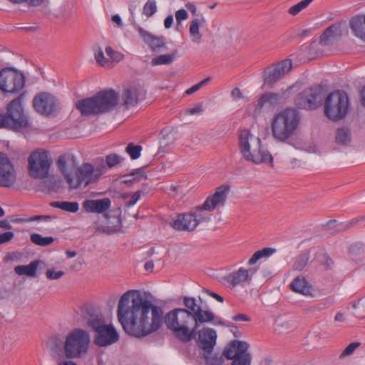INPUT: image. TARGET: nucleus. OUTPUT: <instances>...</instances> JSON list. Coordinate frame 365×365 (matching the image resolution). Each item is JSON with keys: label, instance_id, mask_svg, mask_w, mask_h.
Instances as JSON below:
<instances>
[{"label": "nucleus", "instance_id": "obj_1", "mask_svg": "<svg viewBox=\"0 0 365 365\" xmlns=\"http://www.w3.org/2000/svg\"><path fill=\"white\" fill-rule=\"evenodd\" d=\"M117 316L125 331L141 338L158 331L163 324V310L138 290H129L120 298Z\"/></svg>", "mask_w": 365, "mask_h": 365}, {"label": "nucleus", "instance_id": "obj_2", "mask_svg": "<svg viewBox=\"0 0 365 365\" xmlns=\"http://www.w3.org/2000/svg\"><path fill=\"white\" fill-rule=\"evenodd\" d=\"M238 144L240 153L246 161L273 167V157L262 145L259 136L248 129L240 130L238 133Z\"/></svg>", "mask_w": 365, "mask_h": 365}, {"label": "nucleus", "instance_id": "obj_3", "mask_svg": "<svg viewBox=\"0 0 365 365\" xmlns=\"http://www.w3.org/2000/svg\"><path fill=\"white\" fill-rule=\"evenodd\" d=\"M82 315L86 324L94 331L95 344L100 346H107L117 342L119 336L112 324H106L98 309L92 307L82 309Z\"/></svg>", "mask_w": 365, "mask_h": 365}, {"label": "nucleus", "instance_id": "obj_4", "mask_svg": "<svg viewBox=\"0 0 365 365\" xmlns=\"http://www.w3.org/2000/svg\"><path fill=\"white\" fill-rule=\"evenodd\" d=\"M165 324L173 334L182 342H189L196 336L191 312L187 308H175L164 317Z\"/></svg>", "mask_w": 365, "mask_h": 365}, {"label": "nucleus", "instance_id": "obj_5", "mask_svg": "<svg viewBox=\"0 0 365 365\" xmlns=\"http://www.w3.org/2000/svg\"><path fill=\"white\" fill-rule=\"evenodd\" d=\"M118 94L110 90L101 91L91 98H86L76 103V108L82 115H98L109 112L118 104Z\"/></svg>", "mask_w": 365, "mask_h": 365}, {"label": "nucleus", "instance_id": "obj_6", "mask_svg": "<svg viewBox=\"0 0 365 365\" xmlns=\"http://www.w3.org/2000/svg\"><path fill=\"white\" fill-rule=\"evenodd\" d=\"M300 122L298 112L294 108H287L276 114L271 123L273 138L285 142L297 132Z\"/></svg>", "mask_w": 365, "mask_h": 365}, {"label": "nucleus", "instance_id": "obj_7", "mask_svg": "<svg viewBox=\"0 0 365 365\" xmlns=\"http://www.w3.org/2000/svg\"><path fill=\"white\" fill-rule=\"evenodd\" d=\"M91 336L88 331L82 329H74L66 336L63 344V353L67 359L84 357L89 349Z\"/></svg>", "mask_w": 365, "mask_h": 365}, {"label": "nucleus", "instance_id": "obj_8", "mask_svg": "<svg viewBox=\"0 0 365 365\" xmlns=\"http://www.w3.org/2000/svg\"><path fill=\"white\" fill-rule=\"evenodd\" d=\"M350 108L346 93L336 91L329 93L324 101V115L331 120L338 121L345 118Z\"/></svg>", "mask_w": 365, "mask_h": 365}, {"label": "nucleus", "instance_id": "obj_9", "mask_svg": "<svg viewBox=\"0 0 365 365\" xmlns=\"http://www.w3.org/2000/svg\"><path fill=\"white\" fill-rule=\"evenodd\" d=\"M102 174L101 169L95 168L90 163H83L76 169L73 178L68 179V185L74 190L86 187L96 182Z\"/></svg>", "mask_w": 365, "mask_h": 365}, {"label": "nucleus", "instance_id": "obj_10", "mask_svg": "<svg viewBox=\"0 0 365 365\" xmlns=\"http://www.w3.org/2000/svg\"><path fill=\"white\" fill-rule=\"evenodd\" d=\"M250 345L242 341H231L225 347L222 355L227 359L233 360L232 365H250L252 356L248 351Z\"/></svg>", "mask_w": 365, "mask_h": 365}, {"label": "nucleus", "instance_id": "obj_11", "mask_svg": "<svg viewBox=\"0 0 365 365\" xmlns=\"http://www.w3.org/2000/svg\"><path fill=\"white\" fill-rule=\"evenodd\" d=\"M25 85V77L14 68H5L0 71V90L4 93H16Z\"/></svg>", "mask_w": 365, "mask_h": 365}, {"label": "nucleus", "instance_id": "obj_12", "mask_svg": "<svg viewBox=\"0 0 365 365\" xmlns=\"http://www.w3.org/2000/svg\"><path fill=\"white\" fill-rule=\"evenodd\" d=\"M29 173L36 179L46 178L52 160L46 151L33 152L29 157Z\"/></svg>", "mask_w": 365, "mask_h": 365}, {"label": "nucleus", "instance_id": "obj_13", "mask_svg": "<svg viewBox=\"0 0 365 365\" xmlns=\"http://www.w3.org/2000/svg\"><path fill=\"white\" fill-rule=\"evenodd\" d=\"M183 304L187 308L193 319V326L195 330L198 324L212 322L215 319V314L208 309H203L201 306L197 304V301L193 297H184L182 299Z\"/></svg>", "mask_w": 365, "mask_h": 365}, {"label": "nucleus", "instance_id": "obj_14", "mask_svg": "<svg viewBox=\"0 0 365 365\" xmlns=\"http://www.w3.org/2000/svg\"><path fill=\"white\" fill-rule=\"evenodd\" d=\"M35 110L41 115H49L56 112L59 107V103L56 97L49 93H40L35 96L33 100Z\"/></svg>", "mask_w": 365, "mask_h": 365}, {"label": "nucleus", "instance_id": "obj_15", "mask_svg": "<svg viewBox=\"0 0 365 365\" xmlns=\"http://www.w3.org/2000/svg\"><path fill=\"white\" fill-rule=\"evenodd\" d=\"M322 103L320 92L312 88L304 89L294 100L295 106L299 109L312 110Z\"/></svg>", "mask_w": 365, "mask_h": 365}, {"label": "nucleus", "instance_id": "obj_16", "mask_svg": "<svg viewBox=\"0 0 365 365\" xmlns=\"http://www.w3.org/2000/svg\"><path fill=\"white\" fill-rule=\"evenodd\" d=\"M16 181V172L6 154L0 152V187H11Z\"/></svg>", "mask_w": 365, "mask_h": 365}, {"label": "nucleus", "instance_id": "obj_17", "mask_svg": "<svg viewBox=\"0 0 365 365\" xmlns=\"http://www.w3.org/2000/svg\"><path fill=\"white\" fill-rule=\"evenodd\" d=\"M230 192V187L227 185H222L217 187L214 193L209 195L203 204L202 208L212 212L226 204L228 195Z\"/></svg>", "mask_w": 365, "mask_h": 365}, {"label": "nucleus", "instance_id": "obj_18", "mask_svg": "<svg viewBox=\"0 0 365 365\" xmlns=\"http://www.w3.org/2000/svg\"><path fill=\"white\" fill-rule=\"evenodd\" d=\"M7 114L8 117L6 118L9 119V125L10 124L9 121L11 120L16 130L29 126V123L23 113L20 98L13 100L7 106Z\"/></svg>", "mask_w": 365, "mask_h": 365}, {"label": "nucleus", "instance_id": "obj_19", "mask_svg": "<svg viewBox=\"0 0 365 365\" xmlns=\"http://www.w3.org/2000/svg\"><path fill=\"white\" fill-rule=\"evenodd\" d=\"M292 68L290 59H285L268 68L264 73V81L266 84H273L287 74Z\"/></svg>", "mask_w": 365, "mask_h": 365}, {"label": "nucleus", "instance_id": "obj_20", "mask_svg": "<svg viewBox=\"0 0 365 365\" xmlns=\"http://www.w3.org/2000/svg\"><path fill=\"white\" fill-rule=\"evenodd\" d=\"M256 269L255 268L246 269L240 267L227 277L226 280L232 287H244L250 284L252 280Z\"/></svg>", "mask_w": 365, "mask_h": 365}, {"label": "nucleus", "instance_id": "obj_21", "mask_svg": "<svg viewBox=\"0 0 365 365\" xmlns=\"http://www.w3.org/2000/svg\"><path fill=\"white\" fill-rule=\"evenodd\" d=\"M217 333L211 328H202L198 331L197 344L207 354H210L216 344Z\"/></svg>", "mask_w": 365, "mask_h": 365}, {"label": "nucleus", "instance_id": "obj_22", "mask_svg": "<svg viewBox=\"0 0 365 365\" xmlns=\"http://www.w3.org/2000/svg\"><path fill=\"white\" fill-rule=\"evenodd\" d=\"M342 35V31L339 24H333L329 26L321 35L317 43L312 45V49H317L319 46L324 47L332 44Z\"/></svg>", "mask_w": 365, "mask_h": 365}, {"label": "nucleus", "instance_id": "obj_23", "mask_svg": "<svg viewBox=\"0 0 365 365\" xmlns=\"http://www.w3.org/2000/svg\"><path fill=\"white\" fill-rule=\"evenodd\" d=\"M176 230L192 232L197 227V220L191 212L179 214L171 222Z\"/></svg>", "mask_w": 365, "mask_h": 365}, {"label": "nucleus", "instance_id": "obj_24", "mask_svg": "<svg viewBox=\"0 0 365 365\" xmlns=\"http://www.w3.org/2000/svg\"><path fill=\"white\" fill-rule=\"evenodd\" d=\"M57 165L68 184V179L73 178L72 173L77 169L76 158L72 154H63L58 158Z\"/></svg>", "mask_w": 365, "mask_h": 365}, {"label": "nucleus", "instance_id": "obj_25", "mask_svg": "<svg viewBox=\"0 0 365 365\" xmlns=\"http://www.w3.org/2000/svg\"><path fill=\"white\" fill-rule=\"evenodd\" d=\"M137 30L153 51H160V48H166L165 38L163 36H154L140 26L137 27Z\"/></svg>", "mask_w": 365, "mask_h": 365}, {"label": "nucleus", "instance_id": "obj_26", "mask_svg": "<svg viewBox=\"0 0 365 365\" xmlns=\"http://www.w3.org/2000/svg\"><path fill=\"white\" fill-rule=\"evenodd\" d=\"M110 204L109 198L87 200L83 202V207L88 212L103 213L110 208Z\"/></svg>", "mask_w": 365, "mask_h": 365}, {"label": "nucleus", "instance_id": "obj_27", "mask_svg": "<svg viewBox=\"0 0 365 365\" xmlns=\"http://www.w3.org/2000/svg\"><path fill=\"white\" fill-rule=\"evenodd\" d=\"M143 96V91L140 87L133 86L128 88L125 90L123 96V104L126 107L134 106Z\"/></svg>", "mask_w": 365, "mask_h": 365}, {"label": "nucleus", "instance_id": "obj_28", "mask_svg": "<svg viewBox=\"0 0 365 365\" xmlns=\"http://www.w3.org/2000/svg\"><path fill=\"white\" fill-rule=\"evenodd\" d=\"M349 26L353 34L365 41V15H356L349 21Z\"/></svg>", "mask_w": 365, "mask_h": 365}, {"label": "nucleus", "instance_id": "obj_29", "mask_svg": "<svg viewBox=\"0 0 365 365\" xmlns=\"http://www.w3.org/2000/svg\"><path fill=\"white\" fill-rule=\"evenodd\" d=\"M290 287L294 292L304 296H312L313 289L305 277L299 276L296 277L290 284Z\"/></svg>", "mask_w": 365, "mask_h": 365}, {"label": "nucleus", "instance_id": "obj_30", "mask_svg": "<svg viewBox=\"0 0 365 365\" xmlns=\"http://www.w3.org/2000/svg\"><path fill=\"white\" fill-rule=\"evenodd\" d=\"M205 23V19L195 18L190 21L189 32L192 41L196 43L201 42L202 34L200 33V26Z\"/></svg>", "mask_w": 365, "mask_h": 365}, {"label": "nucleus", "instance_id": "obj_31", "mask_svg": "<svg viewBox=\"0 0 365 365\" xmlns=\"http://www.w3.org/2000/svg\"><path fill=\"white\" fill-rule=\"evenodd\" d=\"M351 140V130L346 127L336 129L335 133V143L338 145H348Z\"/></svg>", "mask_w": 365, "mask_h": 365}, {"label": "nucleus", "instance_id": "obj_32", "mask_svg": "<svg viewBox=\"0 0 365 365\" xmlns=\"http://www.w3.org/2000/svg\"><path fill=\"white\" fill-rule=\"evenodd\" d=\"M38 265V262L35 260L27 265H18L15 267L14 271L19 275H26L27 277H34L36 276Z\"/></svg>", "mask_w": 365, "mask_h": 365}, {"label": "nucleus", "instance_id": "obj_33", "mask_svg": "<svg viewBox=\"0 0 365 365\" xmlns=\"http://www.w3.org/2000/svg\"><path fill=\"white\" fill-rule=\"evenodd\" d=\"M51 206L73 213L76 212L79 209L77 202L56 201L52 202Z\"/></svg>", "mask_w": 365, "mask_h": 365}, {"label": "nucleus", "instance_id": "obj_34", "mask_svg": "<svg viewBox=\"0 0 365 365\" xmlns=\"http://www.w3.org/2000/svg\"><path fill=\"white\" fill-rule=\"evenodd\" d=\"M276 252V250L271 247H265L255 252L248 261L249 265H254L258 260L263 257H268Z\"/></svg>", "mask_w": 365, "mask_h": 365}, {"label": "nucleus", "instance_id": "obj_35", "mask_svg": "<svg viewBox=\"0 0 365 365\" xmlns=\"http://www.w3.org/2000/svg\"><path fill=\"white\" fill-rule=\"evenodd\" d=\"M175 58V53L170 54H163L158 56H156L151 60V65L153 66H160V65H170L171 64Z\"/></svg>", "mask_w": 365, "mask_h": 365}, {"label": "nucleus", "instance_id": "obj_36", "mask_svg": "<svg viewBox=\"0 0 365 365\" xmlns=\"http://www.w3.org/2000/svg\"><path fill=\"white\" fill-rule=\"evenodd\" d=\"M31 240L33 243L39 246H47L54 242L52 237H43L39 234L34 233L31 235Z\"/></svg>", "mask_w": 365, "mask_h": 365}, {"label": "nucleus", "instance_id": "obj_37", "mask_svg": "<svg viewBox=\"0 0 365 365\" xmlns=\"http://www.w3.org/2000/svg\"><path fill=\"white\" fill-rule=\"evenodd\" d=\"M95 59L101 66L106 68H110L112 66V62H110L108 58L105 57L103 51L101 48H98L95 51Z\"/></svg>", "mask_w": 365, "mask_h": 365}, {"label": "nucleus", "instance_id": "obj_38", "mask_svg": "<svg viewBox=\"0 0 365 365\" xmlns=\"http://www.w3.org/2000/svg\"><path fill=\"white\" fill-rule=\"evenodd\" d=\"M204 211L207 210L202 209L201 205L200 206L196 207L193 212H191L197 220V226L201 222H209L211 220V217L210 215H204Z\"/></svg>", "mask_w": 365, "mask_h": 365}, {"label": "nucleus", "instance_id": "obj_39", "mask_svg": "<svg viewBox=\"0 0 365 365\" xmlns=\"http://www.w3.org/2000/svg\"><path fill=\"white\" fill-rule=\"evenodd\" d=\"M140 197V192L137 191L134 193H124L122 197L125 200V203L127 207L134 205Z\"/></svg>", "mask_w": 365, "mask_h": 365}, {"label": "nucleus", "instance_id": "obj_40", "mask_svg": "<svg viewBox=\"0 0 365 365\" xmlns=\"http://www.w3.org/2000/svg\"><path fill=\"white\" fill-rule=\"evenodd\" d=\"M157 11L155 0H148L143 9V13L147 18L151 17Z\"/></svg>", "mask_w": 365, "mask_h": 365}, {"label": "nucleus", "instance_id": "obj_41", "mask_svg": "<svg viewBox=\"0 0 365 365\" xmlns=\"http://www.w3.org/2000/svg\"><path fill=\"white\" fill-rule=\"evenodd\" d=\"M312 1V0H302L297 4L291 6L289 9V13L292 16H295L307 8Z\"/></svg>", "mask_w": 365, "mask_h": 365}, {"label": "nucleus", "instance_id": "obj_42", "mask_svg": "<svg viewBox=\"0 0 365 365\" xmlns=\"http://www.w3.org/2000/svg\"><path fill=\"white\" fill-rule=\"evenodd\" d=\"M123 160V158L115 153L109 154L106 157V163L110 168L119 165Z\"/></svg>", "mask_w": 365, "mask_h": 365}, {"label": "nucleus", "instance_id": "obj_43", "mask_svg": "<svg viewBox=\"0 0 365 365\" xmlns=\"http://www.w3.org/2000/svg\"><path fill=\"white\" fill-rule=\"evenodd\" d=\"M141 150L142 147L140 145H135L133 143L128 144L125 148L126 153L133 160H135L140 157Z\"/></svg>", "mask_w": 365, "mask_h": 365}, {"label": "nucleus", "instance_id": "obj_44", "mask_svg": "<svg viewBox=\"0 0 365 365\" xmlns=\"http://www.w3.org/2000/svg\"><path fill=\"white\" fill-rule=\"evenodd\" d=\"M105 51L106 55L109 57L110 62H119L124 57L121 53L114 51L110 46H107Z\"/></svg>", "mask_w": 365, "mask_h": 365}, {"label": "nucleus", "instance_id": "obj_45", "mask_svg": "<svg viewBox=\"0 0 365 365\" xmlns=\"http://www.w3.org/2000/svg\"><path fill=\"white\" fill-rule=\"evenodd\" d=\"M361 346V343L359 341H354L349 344L341 353L339 357L344 358L354 354L355 350Z\"/></svg>", "mask_w": 365, "mask_h": 365}, {"label": "nucleus", "instance_id": "obj_46", "mask_svg": "<svg viewBox=\"0 0 365 365\" xmlns=\"http://www.w3.org/2000/svg\"><path fill=\"white\" fill-rule=\"evenodd\" d=\"M123 182H131L135 180H138L140 178H145L143 172L141 170H137L135 171L132 172L130 174L128 175H125Z\"/></svg>", "mask_w": 365, "mask_h": 365}, {"label": "nucleus", "instance_id": "obj_47", "mask_svg": "<svg viewBox=\"0 0 365 365\" xmlns=\"http://www.w3.org/2000/svg\"><path fill=\"white\" fill-rule=\"evenodd\" d=\"M45 274L48 279L56 280L63 277L65 272L62 270L56 271L53 268H51L46 270Z\"/></svg>", "mask_w": 365, "mask_h": 365}, {"label": "nucleus", "instance_id": "obj_48", "mask_svg": "<svg viewBox=\"0 0 365 365\" xmlns=\"http://www.w3.org/2000/svg\"><path fill=\"white\" fill-rule=\"evenodd\" d=\"M275 99V95L272 93H265L263 94L257 101V106L261 108H262L267 103L271 102L272 100Z\"/></svg>", "mask_w": 365, "mask_h": 365}, {"label": "nucleus", "instance_id": "obj_49", "mask_svg": "<svg viewBox=\"0 0 365 365\" xmlns=\"http://www.w3.org/2000/svg\"><path fill=\"white\" fill-rule=\"evenodd\" d=\"M308 257L306 255H302L299 256L294 262V269L301 270L307 264Z\"/></svg>", "mask_w": 365, "mask_h": 365}, {"label": "nucleus", "instance_id": "obj_50", "mask_svg": "<svg viewBox=\"0 0 365 365\" xmlns=\"http://www.w3.org/2000/svg\"><path fill=\"white\" fill-rule=\"evenodd\" d=\"M210 81V78H207L204 79L203 81H200V83H198L192 86L191 88H188L185 91V93L187 95H190V94L196 92L200 88H202V86H205Z\"/></svg>", "mask_w": 365, "mask_h": 365}, {"label": "nucleus", "instance_id": "obj_51", "mask_svg": "<svg viewBox=\"0 0 365 365\" xmlns=\"http://www.w3.org/2000/svg\"><path fill=\"white\" fill-rule=\"evenodd\" d=\"M14 237L12 232H6L0 234V245L9 242Z\"/></svg>", "mask_w": 365, "mask_h": 365}, {"label": "nucleus", "instance_id": "obj_52", "mask_svg": "<svg viewBox=\"0 0 365 365\" xmlns=\"http://www.w3.org/2000/svg\"><path fill=\"white\" fill-rule=\"evenodd\" d=\"M187 11L184 9H180L175 12V19L178 24H180V22L183 20L187 19Z\"/></svg>", "mask_w": 365, "mask_h": 365}, {"label": "nucleus", "instance_id": "obj_53", "mask_svg": "<svg viewBox=\"0 0 365 365\" xmlns=\"http://www.w3.org/2000/svg\"><path fill=\"white\" fill-rule=\"evenodd\" d=\"M202 112V104H198L194 108H192L190 109H188L187 110V113L190 115H195V114H200Z\"/></svg>", "mask_w": 365, "mask_h": 365}, {"label": "nucleus", "instance_id": "obj_54", "mask_svg": "<svg viewBox=\"0 0 365 365\" xmlns=\"http://www.w3.org/2000/svg\"><path fill=\"white\" fill-rule=\"evenodd\" d=\"M231 95L235 100H240L243 98L242 93L238 88H234L231 92Z\"/></svg>", "mask_w": 365, "mask_h": 365}, {"label": "nucleus", "instance_id": "obj_55", "mask_svg": "<svg viewBox=\"0 0 365 365\" xmlns=\"http://www.w3.org/2000/svg\"><path fill=\"white\" fill-rule=\"evenodd\" d=\"M232 319L234 321H245V322L250 321V317L243 314H237V315L234 316L232 317Z\"/></svg>", "mask_w": 365, "mask_h": 365}, {"label": "nucleus", "instance_id": "obj_56", "mask_svg": "<svg viewBox=\"0 0 365 365\" xmlns=\"http://www.w3.org/2000/svg\"><path fill=\"white\" fill-rule=\"evenodd\" d=\"M173 23V17L172 15L168 16L164 21V26L166 29H170Z\"/></svg>", "mask_w": 365, "mask_h": 365}, {"label": "nucleus", "instance_id": "obj_57", "mask_svg": "<svg viewBox=\"0 0 365 365\" xmlns=\"http://www.w3.org/2000/svg\"><path fill=\"white\" fill-rule=\"evenodd\" d=\"M205 292L208 294L210 295V297H213L214 299H215L217 301L220 302H223V298L220 296L219 294L215 293V292H210L207 289H205Z\"/></svg>", "mask_w": 365, "mask_h": 365}, {"label": "nucleus", "instance_id": "obj_58", "mask_svg": "<svg viewBox=\"0 0 365 365\" xmlns=\"http://www.w3.org/2000/svg\"><path fill=\"white\" fill-rule=\"evenodd\" d=\"M112 21L115 24H116V25L118 26V27H122L123 26V23H122V20L120 17L119 15L118 14H115V15H113L112 16Z\"/></svg>", "mask_w": 365, "mask_h": 365}, {"label": "nucleus", "instance_id": "obj_59", "mask_svg": "<svg viewBox=\"0 0 365 365\" xmlns=\"http://www.w3.org/2000/svg\"><path fill=\"white\" fill-rule=\"evenodd\" d=\"M9 126V119L4 115L0 114V128Z\"/></svg>", "mask_w": 365, "mask_h": 365}, {"label": "nucleus", "instance_id": "obj_60", "mask_svg": "<svg viewBox=\"0 0 365 365\" xmlns=\"http://www.w3.org/2000/svg\"><path fill=\"white\" fill-rule=\"evenodd\" d=\"M0 227L5 230H10L11 228V224L6 220H0Z\"/></svg>", "mask_w": 365, "mask_h": 365}, {"label": "nucleus", "instance_id": "obj_61", "mask_svg": "<svg viewBox=\"0 0 365 365\" xmlns=\"http://www.w3.org/2000/svg\"><path fill=\"white\" fill-rule=\"evenodd\" d=\"M186 7L188 10H190L191 11V13L193 14V15H195L196 13H197V8L195 6V5L192 3H187L186 4Z\"/></svg>", "mask_w": 365, "mask_h": 365}, {"label": "nucleus", "instance_id": "obj_62", "mask_svg": "<svg viewBox=\"0 0 365 365\" xmlns=\"http://www.w3.org/2000/svg\"><path fill=\"white\" fill-rule=\"evenodd\" d=\"M356 248H357L359 250H362L364 248V245L362 244H360V243H356V244H354V245H351L350 246V248H349V250L351 253H353V252L355 251Z\"/></svg>", "mask_w": 365, "mask_h": 365}, {"label": "nucleus", "instance_id": "obj_63", "mask_svg": "<svg viewBox=\"0 0 365 365\" xmlns=\"http://www.w3.org/2000/svg\"><path fill=\"white\" fill-rule=\"evenodd\" d=\"M274 362L272 358L270 356L266 355L263 357L262 361H261V364H264L265 365L271 364Z\"/></svg>", "mask_w": 365, "mask_h": 365}, {"label": "nucleus", "instance_id": "obj_64", "mask_svg": "<svg viewBox=\"0 0 365 365\" xmlns=\"http://www.w3.org/2000/svg\"><path fill=\"white\" fill-rule=\"evenodd\" d=\"M361 103L365 107V86L361 90Z\"/></svg>", "mask_w": 365, "mask_h": 365}]
</instances>
